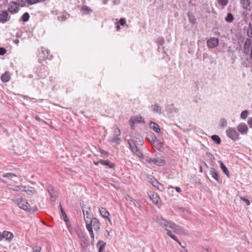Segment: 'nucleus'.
I'll use <instances>...</instances> for the list:
<instances>
[{
    "label": "nucleus",
    "instance_id": "2f4dec72",
    "mask_svg": "<svg viewBox=\"0 0 252 252\" xmlns=\"http://www.w3.org/2000/svg\"><path fill=\"white\" fill-rule=\"evenodd\" d=\"M211 138L217 144H220L221 140L219 135L216 134L213 135L211 136Z\"/></svg>",
    "mask_w": 252,
    "mask_h": 252
},
{
    "label": "nucleus",
    "instance_id": "f03ea898",
    "mask_svg": "<svg viewBox=\"0 0 252 252\" xmlns=\"http://www.w3.org/2000/svg\"><path fill=\"white\" fill-rule=\"evenodd\" d=\"M38 62L44 65L43 62L46 60H51L53 58V56L50 54V51L49 50L46 49L44 47H41L40 51H39L38 55Z\"/></svg>",
    "mask_w": 252,
    "mask_h": 252
},
{
    "label": "nucleus",
    "instance_id": "0e129e2a",
    "mask_svg": "<svg viewBox=\"0 0 252 252\" xmlns=\"http://www.w3.org/2000/svg\"><path fill=\"white\" fill-rule=\"evenodd\" d=\"M64 221L66 223L67 227H70V226H71V225L69 219H68L67 220H64Z\"/></svg>",
    "mask_w": 252,
    "mask_h": 252
},
{
    "label": "nucleus",
    "instance_id": "0eeeda50",
    "mask_svg": "<svg viewBox=\"0 0 252 252\" xmlns=\"http://www.w3.org/2000/svg\"><path fill=\"white\" fill-rule=\"evenodd\" d=\"M148 195L152 202L158 207L160 208L161 205V201L158 194L157 193L151 192L150 194H149Z\"/></svg>",
    "mask_w": 252,
    "mask_h": 252
},
{
    "label": "nucleus",
    "instance_id": "ea45409f",
    "mask_svg": "<svg viewBox=\"0 0 252 252\" xmlns=\"http://www.w3.org/2000/svg\"><path fill=\"white\" fill-rule=\"evenodd\" d=\"M248 114L249 111L247 110H244L241 112L240 117L242 119H246L247 118Z\"/></svg>",
    "mask_w": 252,
    "mask_h": 252
},
{
    "label": "nucleus",
    "instance_id": "c85d7f7f",
    "mask_svg": "<svg viewBox=\"0 0 252 252\" xmlns=\"http://www.w3.org/2000/svg\"><path fill=\"white\" fill-rule=\"evenodd\" d=\"M1 80L4 83L8 82L10 79V76L8 72H5L0 77Z\"/></svg>",
    "mask_w": 252,
    "mask_h": 252
},
{
    "label": "nucleus",
    "instance_id": "7ed1b4c3",
    "mask_svg": "<svg viewBox=\"0 0 252 252\" xmlns=\"http://www.w3.org/2000/svg\"><path fill=\"white\" fill-rule=\"evenodd\" d=\"M153 220L165 229H166L167 227H169V228L176 227L175 223L172 221H168L161 217L155 216H154Z\"/></svg>",
    "mask_w": 252,
    "mask_h": 252
},
{
    "label": "nucleus",
    "instance_id": "864d4df0",
    "mask_svg": "<svg viewBox=\"0 0 252 252\" xmlns=\"http://www.w3.org/2000/svg\"><path fill=\"white\" fill-rule=\"evenodd\" d=\"M61 214H62V216L63 218V220L68 219L67 215H66L64 210H63V209H62Z\"/></svg>",
    "mask_w": 252,
    "mask_h": 252
},
{
    "label": "nucleus",
    "instance_id": "39448f33",
    "mask_svg": "<svg viewBox=\"0 0 252 252\" xmlns=\"http://www.w3.org/2000/svg\"><path fill=\"white\" fill-rule=\"evenodd\" d=\"M145 161L149 163H153L159 166H164L166 164V161L163 159H158L156 158H151L147 157Z\"/></svg>",
    "mask_w": 252,
    "mask_h": 252
},
{
    "label": "nucleus",
    "instance_id": "4be33fe9",
    "mask_svg": "<svg viewBox=\"0 0 252 252\" xmlns=\"http://www.w3.org/2000/svg\"><path fill=\"white\" fill-rule=\"evenodd\" d=\"M99 212L100 215L104 219L108 218L110 215L109 212L103 207L99 208Z\"/></svg>",
    "mask_w": 252,
    "mask_h": 252
},
{
    "label": "nucleus",
    "instance_id": "393cba45",
    "mask_svg": "<svg viewBox=\"0 0 252 252\" xmlns=\"http://www.w3.org/2000/svg\"><path fill=\"white\" fill-rule=\"evenodd\" d=\"M131 121H133L134 123H135V124H136V123H137V124H139V123L145 124V123L144 119L141 116H140L139 117H138L137 116L131 117L130 119V122H131Z\"/></svg>",
    "mask_w": 252,
    "mask_h": 252
},
{
    "label": "nucleus",
    "instance_id": "4c0bfd02",
    "mask_svg": "<svg viewBox=\"0 0 252 252\" xmlns=\"http://www.w3.org/2000/svg\"><path fill=\"white\" fill-rule=\"evenodd\" d=\"M30 188L31 189H26V190H25L24 191L26 192L28 195H32L33 194L37 193V191L35 189H34V188L32 187H31Z\"/></svg>",
    "mask_w": 252,
    "mask_h": 252
},
{
    "label": "nucleus",
    "instance_id": "2eb2a0df",
    "mask_svg": "<svg viewBox=\"0 0 252 252\" xmlns=\"http://www.w3.org/2000/svg\"><path fill=\"white\" fill-rule=\"evenodd\" d=\"M219 40L218 38L211 37L207 41V44L209 48H214L217 47L219 44Z\"/></svg>",
    "mask_w": 252,
    "mask_h": 252
},
{
    "label": "nucleus",
    "instance_id": "37998d69",
    "mask_svg": "<svg viewBox=\"0 0 252 252\" xmlns=\"http://www.w3.org/2000/svg\"><path fill=\"white\" fill-rule=\"evenodd\" d=\"M16 175L15 174L11 173V172H9L5 174H3L2 175V177L3 178H8L9 179H11V178H13V177H16Z\"/></svg>",
    "mask_w": 252,
    "mask_h": 252
},
{
    "label": "nucleus",
    "instance_id": "5fc2aeb1",
    "mask_svg": "<svg viewBox=\"0 0 252 252\" xmlns=\"http://www.w3.org/2000/svg\"><path fill=\"white\" fill-rule=\"evenodd\" d=\"M66 19H67L66 16L64 15H63L61 16H59L58 17V20L61 22L65 21Z\"/></svg>",
    "mask_w": 252,
    "mask_h": 252
},
{
    "label": "nucleus",
    "instance_id": "3c124183",
    "mask_svg": "<svg viewBox=\"0 0 252 252\" xmlns=\"http://www.w3.org/2000/svg\"><path fill=\"white\" fill-rule=\"evenodd\" d=\"M99 152L101 154L104 155L106 157H108L109 156V153L103 149H100Z\"/></svg>",
    "mask_w": 252,
    "mask_h": 252
},
{
    "label": "nucleus",
    "instance_id": "f8f14e48",
    "mask_svg": "<svg viewBox=\"0 0 252 252\" xmlns=\"http://www.w3.org/2000/svg\"><path fill=\"white\" fill-rule=\"evenodd\" d=\"M210 174L212 177L219 184H221L222 180L220 178L219 173L214 168L211 167L210 170Z\"/></svg>",
    "mask_w": 252,
    "mask_h": 252
},
{
    "label": "nucleus",
    "instance_id": "338daca9",
    "mask_svg": "<svg viewBox=\"0 0 252 252\" xmlns=\"http://www.w3.org/2000/svg\"><path fill=\"white\" fill-rule=\"evenodd\" d=\"M206 155L208 156V157H211V159L212 160H213V159H215V158L209 152H207L206 153Z\"/></svg>",
    "mask_w": 252,
    "mask_h": 252
},
{
    "label": "nucleus",
    "instance_id": "20e7f679",
    "mask_svg": "<svg viewBox=\"0 0 252 252\" xmlns=\"http://www.w3.org/2000/svg\"><path fill=\"white\" fill-rule=\"evenodd\" d=\"M226 133L227 137L234 141H237L240 139L239 134L234 128H228L226 130Z\"/></svg>",
    "mask_w": 252,
    "mask_h": 252
},
{
    "label": "nucleus",
    "instance_id": "680f3d73",
    "mask_svg": "<svg viewBox=\"0 0 252 252\" xmlns=\"http://www.w3.org/2000/svg\"><path fill=\"white\" fill-rule=\"evenodd\" d=\"M162 147V144L161 142H158L156 145V148L157 149H160Z\"/></svg>",
    "mask_w": 252,
    "mask_h": 252
},
{
    "label": "nucleus",
    "instance_id": "f3484780",
    "mask_svg": "<svg viewBox=\"0 0 252 252\" xmlns=\"http://www.w3.org/2000/svg\"><path fill=\"white\" fill-rule=\"evenodd\" d=\"M237 130L242 134L247 133L248 131V127L245 123L239 124L237 127Z\"/></svg>",
    "mask_w": 252,
    "mask_h": 252
},
{
    "label": "nucleus",
    "instance_id": "c756f323",
    "mask_svg": "<svg viewBox=\"0 0 252 252\" xmlns=\"http://www.w3.org/2000/svg\"><path fill=\"white\" fill-rule=\"evenodd\" d=\"M151 107L153 108V111L154 112H156L159 114H162L161 108L158 103H155L154 105H152Z\"/></svg>",
    "mask_w": 252,
    "mask_h": 252
},
{
    "label": "nucleus",
    "instance_id": "e2e57ef3",
    "mask_svg": "<svg viewBox=\"0 0 252 252\" xmlns=\"http://www.w3.org/2000/svg\"><path fill=\"white\" fill-rule=\"evenodd\" d=\"M247 123L250 127L252 128V117H251L248 119Z\"/></svg>",
    "mask_w": 252,
    "mask_h": 252
},
{
    "label": "nucleus",
    "instance_id": "a18cd8bd",
    "mask_svg": "<svg viewBox=\"0 0 252 252\" xmlns=\"http://www.w3.org/2000/svg\"><path fill=\"white\" fill-rule=\"evenodd\" d=\"M128 198L129 199V200L132 202L133 203V205L136 207H138V203L137 202V201L134 199V198H133L131 196H128Z\"/></svg>",
    "mask_w": 252,
    "mask_h": 252
},
{
    "label": "nucleus",
    "instance_id": "774afa93",
    "mask_svg": "<svg viewBox=\"0 0 252 252\" xmlns=\"http://www.w3.org/2000/svg\"><path fill=\"white\" fill-rule=\"evenodd\" d=\"M167 231V235L171 237V236H172L173 234H172L171 231L169 230L167 228L166 229H165Z\"/></svg>",
    "mask_w": 252,
    "mask_h": 252
},
{
    "label": "nucleus",
    "instance_id": "603ef678",
    "mask_svg": "<svg viewBox=\"0 0 252 252\" xmlns=\"http://www.w3.org/2000/svg\"><path fill=\"white\" fill-rule=\"evenodd\" d=\"M240 199H241V200H242L244 202H245L247 206H249L250 205V201H249V199L246 198L244 197H241Z\"/></svg>",
    "mask_w": 252,
    "mask_h": 252
},
{
    "label": "nucleus",
    "instance_id": "4468645a",
    "mask_svg": "<svg viewBox=\"0 0 252 252\" xmlns=\"http://www.w3.org/2000/svg\"><path fill=\"white\" fill-rule=\"evenodd\" d=\"M81 241L80 246L82 252H86L88 250V247L90 245L88 239L85 236L80 240Z\"/></svg>",
    "mask_w": 252,
    "mask_h": 252
},
{
    "label": "nucleus",
    "instance_id": "473e14b6",
    "mask_svg": "<svg viewBox=\"0 0 252 252\" xmlns=\"http://www.w3.org/2000/svg\"><path fill=\"white\" fill-rule=\"evenodd\" d=\"M26 187L25 186H15L13 188H11L12 190L13 191H24L26 190Z\"/></svg>",
    "mask_w": 252,
    "mask_h": 252
},
{
    "label": "nucleus",
    "instance_id": "a211bd4d",
    "mask_svg": "<svg viewBox=\"0 0 252 252\" xmlns=\"http://www.w3.org/2000/svg\"><path fill=\"white\" fill-rule=\"evenodd\" d=\"M99 162H100V164H101L103 165L108 166L110 168H114L115 167V164L113 162H111L109 160H105L100 159Z\"/></svg>",
    "mask_w": 252,
    "mask_h": 252
},
{
    "label": "nucleus",
    "instance_id": "4d7b16f0",
    "mask_svg": "<svg viewBox=\"0 0 252 252\" xmlns=\"http://www.w3.org/2000/svg\"><path fill=\"white\" fill-rule=\"evenodd\" d=\"M76 234L80 240L85 236L82 230L79 232H78V233H76Z\"/></svg>",
    "mask_w": 252,
    "mask_h": 252
},
{
    "label": "nucleus",
    "instance_id": "e433bc0d",
    "mask_svg": "<svg viewBox=\"0 0 252 252\" xmlns=\"http://www.w3.org/2000/svg\"><path fill=\"white\" fill-rule=\"evenodd\" d=\"M115 128L114 130V137H119L121 135V132L120 128L118 127L117 125H115Z\"/></svg>",
    "mask_w": 252,
    "mask_h": 252
},
{
    "label": "nucleus",
    "instance_id": "a878e982",
    "mask_svg": "<svg viewBox=\"0 0 252 252\" xmlns=\"http://www.w3.org/2000/svg\"><path fill=\"white\" fill-rule=\"evenodd\" d=\"M14 237L12 233L8 231H4L2 232V237L7 240H11Z\"/></svg>",
    "mask_w": 252,
    "mask_h": 252
},
{
    "label": "nucleus",
    "instance_id": "5701e85b",
    "mask_svg": "<svg viewBox=\"0 0 252 252\" xmlns=\"http://www.w3.org/2000/svg\"><path fill=\"white\" fill-rule=\"evenodd\" d=\"M219 162L220 164V167L221 170L223 172V173L226 175V176L228 178H230V175L227 167L221 161H219Z\"/></svg>",
    "mask_w": 252,
    "mask_h": 252
},
{
    "label": "nucleus",
    "instance_id": "f257e3e1",
    "mask_svg": "<svg viewBox=\"0 0 252 252\" xmlns=\"http://www.w3.org/2000/svg\"><path fill=\"white\" fill-rule=\"evenodd\" d=\"M84 220L86 224H90L95 231H98L100 229V223L99 220L96 218L91 217V215L89 212L87 214V217H84Z\"/></svg>",
    "mask_w": 252,
    "mask_h": 252
},
{
    "label": "nucleus",
    "instance_id": "6ab92c4d",
    "mask_svg": "<svg viewBox=\"0 0 252 252\" xmlns=\"http://www.w3.org/2000/svg\"><path fill=\"white\" fill-rule=\"evenodd\" d=\"M80 11L83 15H90L93 12V10L86 5L82 6Z\"/></svg>",
    "mask_w": 252,
    "mask_h": 252
},
{
    "label": "nucleus",
    "instance_id": "69168bd1",
    "mask_svg": "<svg viewBox=\"0 0 252 252\" xmlns=\"http://www.w3.org/2000/svg\"><path fill=\"white\" fill-rule=\"evenodd\" d=\"M129 124L130 125L131 129L132 130L134 129V128H135L134 125L135 124V123H134L133 121H131V122L129 121Z\"/></svg>",
    "mask_w": 252,
    "mask_h": 252
},
{
    "label": "nucleus",
    "instance_id": "a19ab883",
    "mask_svg": "<svg viewBox=\"0 0 252 252\" xmlns=\"http://www.w3.org/2000/svg\"><path fill=\"white\" fill-rule=\"evenodd\" d=\"M219 124L220 127H224L227 126V123L225 119L222 118L220 119Z\"/></svg>",
    "mask_w": 252,
    "mask_h": 252
},
{
    "label": "nucleus",
    "instance_id": "f704fd0d",
    "mask_svg": "<svg viewBox=\"0 0 252 252\" xmlns=\"http://www.w3.org/2000/svg\"><path fill=\"white\" fill-rule=\"evenodd\" d=\"M30 17V16L29 13L28 12H25L21 17L20 20L24 22H27L29 21Z\"/></svg>",
    "mask_w": 252,
    "mask_h": 252
},
{
    "label": "nucleus",
    "instance_id": "72a5a7b5",
    "mask_svg": "<svg viewBox=\"0 0 252 252\" xmlns=\"http://www.w3.org/2000/svg\"><path fill=\"white\" fill-rule=\"evenodd\" d=\"M167 111L171 113L173 112L178 113L179 109L174 106V104H172L168 107Z\"/></svg>",
    "mask_w": 252,
    "mask_h": 252
},
{
    "label": "nucleus",
    "instance_id": "9b49d317",
    "mask_svg": "<svg viewBox=\"0 0 252 252\" xmlns=\"http://www.w3.org/2000/svg\"><path fill=\"white\" fill-rule=\"evenodd\" d=\"M127 143L130 147V148L131 150V151L133 153H137L138 154H141L142 155V154L138 149V147L137 146L134 140L132 139H128L127 140ZM143 157V156H142Z\"/></svg>",
    "mask_w": 252,
    "mask_h": 252
},
{
    "label": "nucleus",
    "instance_id": "412c9836",
    "mask_svg": "<svg viewBox=\"0 0 252 252\" xmlns=\"http://www.w3.org/2000/svg\"><path fill=\"white\" fill-rule=\"evenodd\" d=\"M251 44V40L250 38H247L245 40L244 44V52L245 54H248L249 52L250 46Z\"/></svg>",
    "mask_w": 252,
    "mask_h": 252
},
{
    "label": "nucleus",
    "instance_id": "8fccbe9b",
    "mask_svg": "<svg viewBox=\"0 0 252 252\" xmlns=\"http://www.w3.org/2000/svg\"><path fill=\"white\" fill-rule=\"evenodd\" d=\"M41 250V247L40 246H36L33 248L32 252H40Z\"/></svg>",
    "mask_w": 252,
    "mask_h": 252
},
{
    "label": "nucleus",
    "instance_id": "9d476101",
    "mask_svg": "<svg viewBox=\"0 0 252 252\" xmlns=\"http://www.w3.org/2000/svg\"><path fill=\"white\" fill-rule=\"evenodd\" d=\"M10 16L7 10L0 11V23H5L10 19Z\"/></svg>",
    "mask_w": 252,
    "mask_h": 252
},
{
    "label": "nucleus",
    "instance_id": "1a4fd4ad",
    "mask_svg": "<svg viewBox=\"0 0 252 252\" xmlns=\"http://www.w3.org/2000/svg\"><path fill=\"white\" fill-rule=\"evenodd\" d=\"M80 206L82 210V212L84 215V218L87 217V214L89 212L91 215V217H93V215L91 212V209L90 206H87V203L84 201H81L80 202Z\"/></svg>",
    "mask_w": 252,
    "mask_h": 252
},
{
    "label": "nucleus",
    "instance_id": "b1692460",
    "mask_svg": "<svg viewBox=\"0 0 252 252\" xmlns=\"http://www.w3.org/2000/svg\"><path fill=\"white\" fill-rule=\"evenodd\" d=\"M187 15L190 23H191L193 25L197 24L196 18L192 13L189 12L187 13Z\"/></svg>",
    "mask_w": 252,
    "mask_h": 252
},
{
    "label": "nucleus",
    "instance_id": "bf43d9fd",
    "mask_svg": "<svg viewBox=\"0 0 252 252\" xmlns=\"http://www.w3.org/2000/svg\"><path fill=\"white\" fill-rule=\"evenodd\" d=\"M6 53V50L4 47H0V55H4Z\"/></svg>",
    "mask_w": 252,
    "mask_h": 252
},
{
    "label": "nucleus",
    "instance_id": "dca6fc26",
    "mask_svg": "<svg viewBox=\"0 0 252 252\" xmlns=\"http://www.w3.org/2000/svg\"><path fill=\"white\" fill-rule=\"evenodd\" d=\"M146 139L151 144H154L156 141H158V140L153 132H149L147 133Z\"/></svg>",
    "mask_w": 252,
    "mask_h": 252
},
{
    "label": "nucleus",
    "instance_id": "423d86ee",
    "mask_svg": "<svg viewBox=\"0 0 252 252\" xmlns=\"http://www.w3.org/2000/svg\"><path fill=\"white\" fill-rule=\"evenodd\" d=\"M17 205L19 208L28 212H30L32 211L30 204L27 202L26 199H23L22 197H20V200L17 203Z\"/></svg>",
    "mask_w": 252,
    "mask_h": 252
},
{
    "label": "nucleus",
    "instance_id": "de8ad7c7",
    "mask_svg": "<svg viewBox=\"0 0 252 252\" xmlns=\"http://www.w3.org/2000/svg\"><path fill=\"white\" fill-rule=\"evenodd\" d=\"M118 24L119 25H121V26H124L125 25H126V19L124 18H121L119 22H118Z\"/></svg>",
    "mask_w": 252,
    "mask_h": 252
},
{
    "label": "nucleus",
    "instance_id": "aec40b11",
    "mask_svg": "<svg viewBox=\"0 0 252 252\" xmlns=\"http://www.w3.org/2000/svg\"><path fill=\"white\" fill-rule=\"evenodd\" d=\"M150 127L153 129L155 132L158 133H160V129L158 124L154 122H151L149 124Z\"/></svg>",
    "mask_w": 252,
    "mask_h": 252
},
{
    "label": "nucleus",
    "instance_id": "79ce46f5",
    "mask_svg": "<svg viewBox=\"0 0 252 252\" xmlns=\"http://www.w3.org/2000/svg\"><path fill=\"white\" fill-rule=\"evenodd\" d=\"M111 142L119 145L121 143V139L119 137H114L111 140Z\"/></svg>",
    "mask_w": 252,
    "mask_h": 252
},
{
    "label": "nucleus",
    "instance_id": "6e6552de",
    "mask_svg": "<svg viewBox=\"0 0 252 252\" xmlns=\"http://www.w3.org/2000/svg\"><path fill=\"white\" fill-rule=\"evenodd\" d=\"M8 12L11 13V14H15L17 13L19 10V5L17 4V2L14 1H10L8 3V6L7 8V10H6Z\"/></svg>",
    "mask_w": 252,
    "mask_h": 252
},
{
    "label": "nucleus",
    "instance_id": "13d9d810",
    "mask_svg": "<svg viewBox=\"0 0 252 252\" xmlns=\"http://www.w3.org/2000/svg\"><path fill=\"white\" fill-rule=\"evenodd\" d=\"M137 139H139V144L141 145H143L144 144V141L143 138H142L141 136L140 135H138V137H137Z\"/></svg>",
    "mask_w": 252,
    "mask_h": 252
},
{
    "label": "nucleus",
    "instance_id": "c9c22d12",
    "mask_svg": "<svg viewBox=\"0 0 252 252\" xmlns=\"http://www.w3.org/2000/svg\"><path fill=\"white\" fill-rule=\"evenodd\" d=\"M234 20V18L233 14L230 12L228 13L226 17L225 18V20L227 22L231 23Z\"/></svg>",
    "mask_w": 252,
    "mask_h": 252
},
{
    "label": "nucleus",
    "instance_id": "c03bdc74",
    "mask_svg": "<svg viewBox=\"0 0 252 252\" xmlns=\"http://www.w3.org/2000/svg\"><path fill=\"white\" fill-rule=\"evenodd\" d=\"M218 2L219 5L222 6H225L227 4L228 0H218Z\"/></svg>",
    "mask_w": 252,
    "mask_h": 252
},
{
    "label": "nucleus",
    "instance_id": "ddd939ff",
    "mask_svg": "<svg viewBox=\"0 0 252 252\" xmlns=\"http://www.w3.org/2000/svg\"><path fill=\"white\" fill-rule=\"evenodd\" d=\"M150 183L155 188H156L159 191H162L164 190V188L163 185L158 182V181L155 179V177H153L151 179L150 181Z\"/></svg>",
    "mask_w": 252,
    "mask_h": 252
},
{
    "label": "nucleus",
    "instance_id": "58836bf2",
    "mask_svg": "<svg viewBox=\"0 0 252 252\" xmlns=\"http://www.w3.org/2000/svg\"><path fill=\"white\" fill-rule=\"evenodd\" d=\"M16 2L19 5V7L20 6L23 7L26 6L27 1L26 0H17Z\"/></svg>",
    "mask_w": 252,
    "mask_h": 252
},
{
    "label": "nucleus",
    "instance_id": "6e6d98bb",
    "mask_svg": "<svg viewBox=\"0 0 252 252\" xmlns=\"http://www.w3.org/2000/svg\"><path fill=\"white\" fill-rule=\"evenodd\" d=\"M168 189H170V188H171V189H174L177 192H181V189L180 187H173L172 186H169L168 188Z\"/></svg>",
    "mask_w": 252,
    "mask_h": 252
},
{
    "label": "nucleus",
    "instance_id": "7c9ffc66",
    "mask_svg": "<svg viewBox=\"0 0 252 252\" xmlns=\"http://www.w3.org/2000/svg\"><path fill=\"white\" fill-rule=\"evenodd\" d=\"M156 42L158 46V48H159L165 43V39L163 36H159L156 39Z\"/></svg>",
    "mask_w": 252,
    "mask_h": 252
},
{
    "label": "nucleus",
    "instance_id": "cd10ccee",
    "mask_svg": "<svg viewBox=\"0 0 252 252\" xmlns=\"http://www.w3.org/2000/svg\"><path fill=\"white\" fill-rule=\"evenodd\" d=\"M106 245V243L102 240H98L96 246L98 248V252H103Z\"/></svg>",
    "mask_w": 252,
    "mask_h": 252
},
{
    "label": "nucleus",
    "instance_id": "052dcab7",
    "mask_svg": "<svg viewBox=\"0 0 252 252\" xmlns=\"http://www.w3.org/2000/svg\"><path fill=\"white\" fill-rule=\"evenodd\" d=\"M74 229L76 233H78V232H79L81 231L78 224H76L75 225Z\"/></svg>",
    "mask_w": 252,
    "mask_h": 252
},
{
    "label": "nucleus",
    "instance_id": "bb28decb",
    "mask_svg": "<svg viewBox=\"0 0 252 252\" xmlns=\"http://www.w3.org/2000/svg\"><path fill=\"white\" fill-rule=\"evenodd\" d=\"M47 191L48 192V193H49L50 196H51V198H54V197H56V190L55 189H54V187L52 186H50V185H49L47 187Z\"/></svg>",
    "mask_w": 252,
    "mask_h": 252
},
{
    "label": "nucleus",
    "instance_id": "49530a36",
    "mask_svg": "<svg viewBox=\"0 0 252 252\" xmlns=\"http://www.w3.org/2000/svg\"><path fill=\"white\" fill-rule=\"evenodd\" d=\"M175 226H176V227H170V228L174 229V231L177 233L181 232L182 231V228L180 226L177 225L176 224H175Z\"/></svg>",
    "mask_w": 252,
    "mask_h": 252
},
{
    "label": "nucleus",
    "instance_id": "09e8293b",
    "mask_svg": "<svg viewBox=\"0 0 252 252\" xmlns=\"http://www.w3.org/2000/svg\"><path fill=\"white\" fill-rule=\"evenodd\" d=\"M86 225L90 234L91 235L94 233L93 228L91 227L92 225L90 224H87Z\"/></svg>",
    "mask_w": 252,
    "mask_h": 252
}]
</instances>
